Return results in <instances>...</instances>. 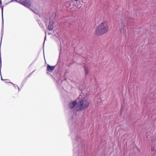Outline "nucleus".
I'll list each match as a JSON object with an SVG mask.
<instances>
[{"label": "nucleus", "mask_w": 156, "mask_h": 156, "mask_svg": "<svg viewBox=\"0 0 156 156\" xmlns=\"http://www.w3.org/2000/svg\"><path fill=\"white\" fill-rule=\"evenodd\" d=\"M78 106L76 108L77 111H81L88 107L89 102L83 93H81L76 99Z\"/></svg>", "instance_id": "1"}, {"label": "nucleus", "mask_w": 156, "mask_h": 156, "mask_svg": "<svg viewBox=\"0 0 156 156\" xmlns=\"http://www.w3.org/2000/svg\"><path fill=\"white\" fill-rule=\"evenodd\" d=\"M70 3L68 2H67L66 4V5H70Z\"/></svg>", "instance_id": "12"}, {"label": "nucleus", "mask_w": 156, "mask_h": 156, "mask_svg": "<svg viewBox=\"0 0 156 156\" xmlns=\"http://www.w3.org/2000/svg\"><path fill=\"white\" fill-rule=\"evenodd\" d=\"M127 27L126 26H125V25H123V30H126V28Z\"/></svg>", "instance_id": "9"}, {"label": "nucleus", "mask_w": 156, "mask_h": 156, "mask_svg": "<svg viewBox=\"0 0 156 156\" xmlns=\"http://www.w3.org/2000/svg\"><path fill=\"white\" fill-rule=\"evenodd\" d=\"M21 1V0H20V1Z\"/></svg>", "instance_id": "24"}, {"label": "nucleus", "mask_w": 156, "mask_h": 156, "mask_svg": "<svg viewBox=\"0 0 156 156\" xmlns=\"http://www.w3.org/2000/svg\"><path fill=\"white\" fill-rule=\"evenodd\" d=\"M46 39V37H45V40Z\"/></svg>", "instance_id": "22"}, {"label": "nucleus", "mask_w": 156, "mask_h": 156, "mask_svg": "<svg viewBox=\"0 0 156 156\" xmlns=\"http://www.w3.org/2000/svg\"><path fill=\"white\" fill-rule=\"evenodd\" d=\"M18 90H19V88L18 86Z\"/></svg>", "instance_id": "20"}, {"label": "nucleus", "mask_w": 156, "mask_h": 156, "mask_svg": "<svg viewBox=\"0 0 156 156\" xmlns=\"http://www.w3.org/2000/svg\"><path fill=\"white\" fill-rule=\"evenodd\" d=\"M84 69L86 74H87L88 72V71L87 67H84Z\"/></svg>", "instance_id": "7"}, {"label": "nucleus", "mask_w": 156, "mask_h": 156, "mask_svg": "<svg viewBox=\"0 0 156 156\" xmlns=\"http://www.w3.org/2000/svg\"><path fill=\"white\" fill-rule=\"evenodd\" d=\"M55 66H51L49 65H47V70L49 72H51L55 68Z\"/></svg>", "instance_id": "6"}, {"label": "nucleus", "mask_w": 156, "mask_h": 156, "mask_svg": "<svg viewBox=\"0 0 156 156\" xmlns=\"http://www.w3.org/2000/svg\"><path fill=\"white\" fill-rule=\"evenodd\" d=\"M33 11L34 12V13H36V12L35 11H34V10H33Z\"/></svg>", "instance_id": "19"}, {"label": "nucleus", "mask_w": 156, "mask_h": 156, "mask_svg": "<svg viewBox=\"0 0 156 156\" xmlns=\"http://www.w3.org/2000/svg\"><path fill=\"white\" fill-rule=\"evenodd\" d=\"M108 29V22L105 21L98 26L96 30V33L98 35H102L106 33Z\"/></svg>", "instance_id": "2"}, {"label": "nucleus", "mask_w": 156, "mask_h": 156, "mask_svg": "<svg viewBox=\"0 0 156 156\" xmlns=\"http://www.w3.org/2000/svg\"><path fill=\"white\" fill-rule=\"evenodd\" d=\"M2 7V23L3 24V7Z\"/></svg>", "instance_id": "8"}, {"label": "nucleus", "mask_w": 156, "mask_h": 156, "mask_svg": "<svg viewBox=\"0 0 156 156\" xmlns=\"http://www.w3.org/2000/svg\"><path fill=\"white\" fill-rule=\"evenodd\" d=\"M10 83H12V84L13 85H14V84H13L12 83H11V82Z\"/></svg>", "instance_id": "21"}, {"label": "nucleus", "mask_w": 156, "mask_h": 156, "mask_svg": "<svg viewBox=\"0 0 156 156\" xmlns=\"http://www.w3.org/2000/svg\"><path fill=\"white\" fill-rule=\"evenodd\" d=\"M1 80H4L2 78V77H1Z\"/></svg>", "instance_id": "18"}, {"label": "nucleus", "mask_w": 156, "mask_h": 156, "mask_svg": "<svg viewBox=\"0 0 156 156\" xmlns=\"http://www.w3.org/2000/svg\"><path fill=\"white\" fill-rule=\"evenodd\" d=\"M2 66V62H1V58H0V67H1Z\"/></svg>", "instance_id": "10"}, {"label": "nucleus", "mask_w": 156, "mask_h": 156, "mask_svg": "<svg viewBox=\"0 0 156 156\" xmlns=\"http://www.w3.org/2000/svg\"><path fill=\"white\" fill-rule=\"evenodd\" d=\"M2 4V1L1 0H0V7H1V6H1Z\"/></svg>", "instance_id": "11"}, {"label": "nucleus", "mask_w": 156, "mask_h": 156, "mask_svg": "<svg viewBox=\"0 0 156 156\" xmlns=\"http://www.w3.org/2000/svg\"><path fill=\"white\" fill-rule=\"evenodd\" d=\"M154 148H152V149H151V150H152V151H154Z\"/></svg>", "instance_id": "14"}, {"label": "nucleus", "mask_w": 156, "mask_h": 156, "mask_svg": "<svg viewBox=\"0 0 156 156\" xmlns=\"http://www.w3.org/2000/svg\"><path fill=\"white\" fill-rule=\"evenodd\" d=\"M1 67H0V73L1 76Z\"/></svg>", "instance_id": "13"}, {"label": "nucleus", "mask_w": 156, "mask_h": 156, "mask_svg": "<svg viewBox=\"0 0 156 156\" xmlns=\"http://www.w3.org/2000/svg\"><path fill=\"white\" fill-rule=\"evenodd\" d=\"M14 0L15 1H16L17 2H20L17 1V0Z\"/></svg>", "instance_id": "16"}, {"label": "nucleus", "mask_w": 156, "mask_h": 156, "mask_svg": "<svg viewBox=\"0 0 156 156\" xmlns=\"http://www.w3.org/2000/svg\"><path fill=\"white\" fill-rule=\"evenodd\" d=\"M14 1L13 0H12L10 2H9V3H10V2H13Z\"/></svg>", "instance_id": "15"}, {"label": "nucleus", "mask_w": 156, "mask_h": 156, "mask_svg": "<svg viewBox=\"0 0 156 156\" xmlns=\"http://www.w3.org/2000/svg\"><path fill=\"white\" fill-rule=\"evenodd\" d=\"M52 16H51L50 17V19L51 21L49 23V24L48 26V29L49 30H51L53 28V22H52V20H54L55 19V13H53L52 14Z\"/></svg>", "instance_id": "4"}, {"label": "nucleus", "mask_w": 156, "mask_h": 156, "mask_svg": "<svg viewBox=\"0 0 156 156\" xmlns=\"http://www.w3.org/2000/svg\"><path fill=\"white\" fill-rule=\"evenodd\" d=\"M77 101H74L70 103L69 105V108L71 109H73L75 112L78 111L76 108L78 106V103L77 104Z\"/></svg>", "instance_id": "3"}, {"label": "nucleus", "mask_w": 156, "mask_h": 156, "mask_svg": "<svg viewBox=\"0 0 156 156\" xmlns=\"http://www.w3.org/2000/svg\"><path fill=\"white\" fill-rule=\"evenodd\" d=\"M74 1H75L76 2H77L78 1V0H73Z\"/></svg>", "instance_id": "17"}, {"label": "nucleus", "mask_w": 156, "mask_h": 156, "mask_svg": "<svg viewBox=\"0 0 156 156\" xmlns=\"http://www.w3.org/2000/svg\"><path fill=\"white\" fill-rule=\"evenodd\" d=\"M2 37H1V40L2 39Z\"/></svg>", "instance_id": "23"}, {"label": "nucleus", "mask_w": 156, "mask_h": 156, "mask_svg": "<svg viewBox=\"0 0 156 156\" xmlns=\"http://www.w3.org/2000/svg\"><path fill=\"white\" fill-rule=\"evenodd\" d=\"M20 4L27 8H29L31 5V2L28 0L24 1L22 2H20Z\"/></svg>", "instance_id": "5"}]
</instances>
